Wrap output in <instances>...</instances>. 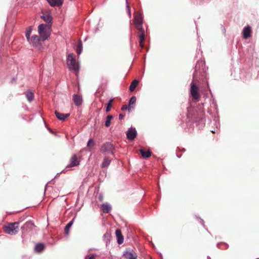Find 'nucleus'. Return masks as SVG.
<instances>
[{
  "label": "nucleus",
  "mask_w": 259,
  "mask_h": 259,
  "mask_svg": "<svg viewBox=\"0 0 259 259\" xmlns=\"http://www.w3.org/2000/svg\"><path fill=\"white\" fill-rule=\"evenodd\" d=\"M124 117V115L122 114H120L119 115V119H122Z\"/></svg>",
  "instance_id": "nucleus-33"
},
{
  "label": "nucleus",
  "mask_w": 259,
  "mask_h": 259,
  "mask_svg": "<svg viewBox=\"0 0 259 259\" xmlns=\"http://www.w3.org/2000/svg\"><path fill=\"white\" fill-rule=\"evenodd\" d=\"M115 234L117 239V242L120 244L123 242V237L121 233V231L119 229H117L115 231Z\"/></svg>",
  "instance_id": "nucleus-16"
},
{
  "label": "nucleus",
  "mask_w": 259,
  "mask_h": 259,
  "mask_svg": "<svg viewBox=\"0 0 259 259\" xmlns=\"http://www.w3.org/2000/svg\"><path fill=\"white\" fill-rule=\"evenodd\" d=\"M12 81H15V79L13 78L12 79Z\"/></svg>",
  "instance_id": "nucleus-34"
},
{
  "label": "nucleus",
  "mask_w": 259,
  "mask_h": 259,
  "mask_svg": "<svg viewBox=\"0 0 259 259\" xmlns=\"http://www.w3.org/2000/svg\"><path fill=\"white\" fill-rule=\"evenodd\" d=\"M124 256L126 259H137V253L132 249H127L124 254Z\"/></svg>",
  "instance_id": "nucleus-8"
},
{
  "label": "nucleus",
  "mask_w": 259,
  "mask_h": 259,
  "mask_svg": "<svg viewBox=\"0 0 259 259\" xmlns=\"http://www.w3.org/2000/svg\"><path fill=\"white\" fill-rule=\"evenodd\" d=\"M80 160H78L76 154H74L70 159V164L66 167H71L77 166L79 164Z\"/></svg>",
  "instance_id": "nucleus-9"
},
{
  "label": "nucleus",
  "mask_w": 259,
  "mask_h": 259,
  "mask_svg": "<svg viewBox=\"0 0 259 259\" xmlns=\"http://www.w3.org/2000/svg\"><path fill=\"white\" fill-rule=\"evenodd\" d=\"M136 102V97L135 96H133L131 99L129 101V105H128V108H132L131 106L133 104H134Z\"/></svg>",
  "instance_id": "nucleus-28"
},
{
  "label": "nucleus",
  "mask_w": 259,
  "mask_h": 259,
  "mask_svg": "<svg viewBox=\"0 0 259 259\" xmlns=\"http://www.w3.org/2000/svg\"><path fill=\"white\" fill-rule=\"evenodd\" d=\"M139 83V81L137 79L134 80L132 83H131V85L129 87L130 91L132 92H133L136 87H137L138 84Z\"/></svg>",
  "instance_id": "nucleus-21"
},
{
  "label": "nucleus",
  "mask_w": 259,
  "mask_h": 259,
  "mask_svg": "<svg viewBox=\"0 0 259 259\" xmlns=\"http://www.w3.org/2000/svg\"><path fill=\"white\" fill-rule=\"evenodd\" d=\"M143 23V18L140 12H136L134 16V23L139 24Z\"/></svg>",
  "instance_id": "nucleus-10"
},
{
  "label": "nucleus",
  "mask_w": 259,
  "mask_h": 259,
  "mask_svg": "<svg viewBox=\"0 0 259 259\" xmlns=\"http://www.w3.org/2000/svg\"><path fill=\"white\" fill-rule=\"evenodd\" d=\"M110 162L111 160L108 157H105L102 162L101 167H107L110 164Z\"/></svg>",
  "instance_id": "nucleus-24"
},
{
  "label": "nucleus",
  "mask_w": 259,
  "mask_h": 259,
  "mask_svg": "<svg viewBox=\"0 0 259 259\" xmlns=\"http://www.w3.org/2000/svg\"><path fill=\"white\" fill-rule=\"evenodd\" d=\"M32 228V222L31 221H28L26 222L23 226L22 227L23 230L26 231H31Z\"/></svg>",
  "instance_id": "nucleus-19"
},
{
  "label": "nucleus",
  "mask_w": 259,
  "mask_h": 259,
  "mask_svg": "<svg viewBox=\"0 0 259 259\" xmlns=\"http://www.w3.org/2000/svg\"><path fill=\"white\" fill-rule=\"evenodd\" d=\"M134 25L138 30L137 35L139 38V45L141 48H143L145 40V32L143 27V23L134 24Z\"/></svg>",
  "instance_id": "nucleus-2"
},
{
  "label": "nucleus",
  "mask_w": 259,
  "mask_h": 259,
  "mask_svg": "<svg viewBox=\"0 0 259 259\" xmlns=\"http://www.w3.org/2000/svg\"><path fill=\"white\" fill-rule=\"evenodd\" d=\"M113 119V116L112 115H108L106 117L105 125L106 127H109L111 124V120Z\"/></svg>",
  "instance_id": "nucleus-25"
},
{
  "label": "nucleus",
  "mask_w": 259,
  "mask_h": 259,
  "mask_svg": "<svg viewBox=\"0 0 259 259\" xmlns=\"http://www.w3.org/2000/svg\"><path fill=\"white\" fill-rule=\"evenodd\" d=\"M96 255L94 254H90L85 257V259H96Z\"/></svg>",
  "instance_id": "nucleus-31"
},
{
  "label": "nucleus",
  "mask_w": 259,
  "mask_h": 259,
  "mask_svg": "<svg viewBox=\"0 0 259 259\" xmlns=\"http://www.w3.org/2000/svg\"><path fill=\"white\" fill-rule=\"evenodd\" d=\"M251 32V27L249 26L245 27L243 30V36L247 39L250 36Z\"/></svg>",
  "instance_id": "nucleus-14"
},
{
  "label": "nucleus",
  "mask_w": 259,
  "mask_h": 259,
  "mask_svg": "<svg viewBox=\"0 0 259 259\" xmlns=\"http://www.w3.org/2000/svg\"><path fill=\"white\" fill-rule=\"evenodd\" d=\"M137 132L135 128L128 129L126 133L127 138L130 140H133L136 137Z\"/></svg>",
  "instance_id": "nucleus-11"
},
{
  "label": "nucleus",
  "mask_w": 259,
  "mask_h": 259,
  "mask_svg": "<svg viewBox=\"0 0 259 259\" xmlns=\"http://www.w3.org/2000/svg\"><path fill=\"white\" fill-rule=\"evenodd\" d=\"M46 248L45 244L42 243H39L35 245L34 250L37 253L42 252Z\"/></svg>",
  "instance_id": "nucleus-15"
},
{
  "label": "nucleus",
  "mask_w": 259,
  "mask_h": 259,
  "mask_svg": "<svg viewBox=\"0 0 259 259\" xmlns=\"http://www.w3.org/2000/svg\"><path fill=\"white\" fill-rule=\"evenodd\" d=\"M40 18L42 19L45 22L47 23V24L52 25L53 18L50 12L48 11L42 12V15L40 16Z\"/></svg>",
  "instance_id": "nucleus-7"
},
{
  "label": "nucleus",
  "mask_w": 259,
  "mask_h": 259,
  "mask_svg": "<svg viewBox=\"0 0 259 259\" xmlns=\"http://www.w3.org/2000/svg\"><path fill=\"white\" fill-rule=\"evenodd\" d=\"M55 114H56V117L59 120H64L66 118H68L70 115L69 113L63 114V113H60L57 111H55Z\"/></svg>",
  "instance_id": "nucleus-17"
},
{
  "label": "nucleus",
  "mask_w": 259,
  "mask_h": 259,
  "mask_svg": "<svg viewBox=\"0 0 259 259\" xmlns=\"http://www.w3.org/2000/svg\"><path fill=\"white\" fill-rule=\"evenodd\" d=\"M190 94L193 100L198 101L200 98L199 93V88L194 81H192L190 84Z\"/></svg>",
  "instance_id": "nucleus-5"
},
{
  "label": "nucleus",
  "mask_w": 259,
  "mask_h": 259,
  "mask_svg": "<svg viewBox=\"0 0 259 259\" xmlns=\"http://www.w3.org/2000/svg\"><path fill=\"white\" fill-rule=\"evenodd\" d=\"M51 24H41L38 26V31L40 36L33 35V49L41 51L43 49L42 42L49 36Z\"/></svg>",
  "instance_id": "nucleus-1"
},
{
  "label": "nucleus",
  "mask_w": 259,
  "mask_h": 259,
  "mask_svg": "<svg viewBox=\"0 0 259 259\" xmlns=\"http://www.w3.org/2000/svg\"><path fill=\"white\" fill-rule=\"evenodd\" d=\"M82 50V44L81 41H79L76 48L77 54L79 55L81 54Z\"/></svg>",
  "instance_id": "nucleus-26"
},
{
  "label": "nucleus",
  "mask_w": 259,
  "mask_h": 259,
  "mask_svg": "<svg viewBox=\"0 0 259 259\" xmlns=\"http://www.w3.org/2000/svg\"><path fill=\"white\" fill-rule=\"evenodd\" d=\"M32 29V26H30L25 31V36H26L27 40L29 42L30 44L32 42V37H30Z\"/></svg>",
  "instance_id": "nucleus-18"
},
{
  "label": "nucleus",
  "mask_w": 259,
  "mask_h": 259,
  "mask_svg": "<svg viewBox=\"0 0 259 259\" xmlns=\"http://www.w3.org/2000/svg\"><path fill=\"white\" fill-rule=\"evenodd\" d=\"M127 106L126 105H124L122 106V107L121 108V109L122 110H124L127 109Z\"/></svg>",
  "instance_id": "nucleus-32"
},
{
  "label": "nucleus",
  "mask_w": 259,
  "mask_h": 259,
  "mask_svg": "<svg viewBox=\"0 0 259 259\" xmlns=\"http://www.w3.org/2000/svg\"><path fill=\"white\" fill-rule=\"evenodd\" d=\"M101 209L104 213H108L111 208V206L107 203H104L101 206Z\"/></svg>",
  "instance_id": "nucleus-20"
},
{
  "label": "nucleus",
  "mask_w": 259,
  "mask_h": 259,
  "mask_svg": "<svg viewBox=\"0 0 259 259\" xmlns=\"http://www.w3.org/2000/svg\"><path fill=\"white\" fill-rule=\"evenodd\" d=\"M50 5L52 7H60L62 6L64 0H47Z\"/></svg>",
  "instance_id": "nucleus-12"
},
{
  "label": "nucleus",
  "mask_w": 259,
  "mask_h": 259,
  "mask_svg": "<svg viewBox=\"0 0 259 259\" xmlns=\"http://www.w3.org/2000/svg\"><path fill=\"white\" fill-rule=\"evenodd\" d=\"M67 64L69 69L78 72L79 65L76 62L75 55L73 53L69 54L67 59Z\"/></svg>",
  "instance_id": "nucleus-3"
},
{
  "label": "nucleus",
  "mask_w": 259,
  "mask_h": 259,
  "mask_svg": "<svg viewBox=\"0 0 259 259\" xmlns=\"http://www.w3.org/2000/svg\"><path fill=\"white\" fill-rule=\"evenodd\" d=\"M26 97L27 100L30 102L32 101V92L31 91H28L26 93Z\"/></svg>",
  "instance_id": "nucleus-27"
},
{
  "label": "nucleus",
  "mask_w": 259,
  "mask_h": 259,
  "mask_svg": "<svg viewBox=\"0 0 259 259\" xmlns=\"http://www.w3.org/2000/svg\"><path fill=\"white\" fill-rule=\"evenodd\" d=\"M113 102V99H111L108 104H107V106L106 107V112H108L110 111V109L111 108V107L112 106V103Z\"/></svg>",
  "instance_id": "nucleus-30"
},
{
  "label": "nucleus",
  "mask_w": 259,
  "mask_h": 259,
  "mask_svg": "<svg viewBox=\"0 0 259 259\" xmlns=\"http://www.w3.org/2000/svg\"><path fill=\"white\" fill-rule=\"evenodd\" d=\"M114 149L113 145L109 142L104 144L100 149V151L102 153H108L113 154Z\"/></svg>",
  "instance_id": "nucleus-6"
},
{
  "label": "nucleus",
  "mask_w": 259,
  "mask_h": 259,
  "mask_svg": "<svg viewBox=\"0 0 259 259\" xmlns=\"http://www.w3.org/2000/svg\"><path fill=\"white\" fill-rule=\"evenodd\" d=\"M18 222L9 223L7 226L4 227V230L7 234L15 235L18 232Z\"/></svg>",
  "instance_id": "nucleus-4"
},
{
  "label": "nucleus",
  "mask_w": 259,
  "mask_h": 259,
  "mask_svg": "<svg viewBox=\"0 0 259 259\" xmlns=\"http://www.w3.org/2000/svg\"><path fill=\"white\" fill-rule=\"evenodd\" d=\"M95 142L93 139H90L88 142L87 146L89 148V150L91 151V148L95 145Z\"/></svg>",
  "instance_id": "nucleus-29"
},
{
  "label": "nucleus",
  "mask_w": 259,
  "mask_h": 259,
  "mask_svg": "<svg viewBox=\"0 0 259 259\" xmlns=\"http://www.w3.org/2000/svg\"><path fill=\"white\" fill-rule=\"evenodd\" d=\"M73 220H74V219L71 220L65 226V229H64V233H65V234L68 235L69 234V229H70V227L72 226V225H73Z\"/></svg>",
  "instance_id": "nucleus-23"
},
{
  "label": "nucleus",
  "mask_w": 259,
  "mask_h": 259,
  "mask_svg": "<svg viewBox=\"0 0 259 259\" xmlns=\"http://www.w3.org/2000/svg\"><path fill=\"white\" fill-rule=\"evenodd\" d=\"M73 101L76 106H80L82 103V98L81 95L74 94L73 96Z\"/></svg>",
  "instance_id": "nucleus-13"
},
{
  "label": "nucleus",
  "mask_w": 259,
  "mask_h": 259,
  "mask_svg": "<svg viewBox=\"0 0 259 259\" xmlns=\"http://www.w3.org/2000/svg\"><path fill=\"white\" fill-rule=\"evenodd\" d=\"M140 153L141 154L142 157L143 158H149V157H150L151 155V154H152L151 152L149 150L145 151L143 149H141L140 150Z\"/></svg>",
  "instance_id": "nucleus-22"
}]
</instances>
